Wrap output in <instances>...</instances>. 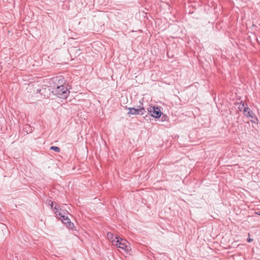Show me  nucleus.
<instances>
[{
    "label": "nucleus",
    "instance_id": "f257e3e1",
    "mask_svg": "<svg viewBox=\"0 0 260 260\" xmlns=\"http://www.w3.org/2000/svg\"><path fill=\"white\" fill-rule=\"evenodd\" d=\"M119 248L120 252H124L126 254L129 253L131 251L130 244L125 239L121 238L120 237L116 241L114 242V245Z\"/></svg>",
    "mask_w": 260,
    "mask_h": 260
},
{
    "label": "nucleus",
    "instance_id": "f03ea898",
    "mask_svg": "<svg viewBox=\"0 0 260 260\" xmlns=\"http://www.w3.org/2000/svg\"><path fill=\"white\" fill-rule=\"evenodd\" d=\"M54 92L58 97L62 99L67 98L69 93L67 87L63 85L58 86L55 89Z\"/></svg>",
    "mask_w": 260,
    "mask_h": 260
},
{
    "label": "nucleus",
    "instance_id": "7ed1b4c3",
    "mask_svg": "<svg viewBox=\"0 0 260 260\" xmlns=\"http://www.w3.org/2000/svg\"><path fill=\"white\" fill-rule=\"evenodd\" d=\"M148 110L151 116L156 118H159L162 114L160 109L157 107H151Z\"/></svg>",
    "mask_w": 260,
    "mask_h": 260
},
{
    "label": "nucleus",
    "instance_id": "20e7f679",
    "mask_svg": "<svg viewBox=\"0 0 260 260\" xmlns=\"http://www.w3.org/2000/svg\"><path fill=\"white\" fill-rule=\"evenodd\" d=\"M56 206L53 208V203L51 202V208L53 209L56 216L59 218V217H61L62 216L66 215V214H68V213L63 210L61 209H58L56 207Z\"/></svg>",
    "mask_w": 260,
    "mask_h": 260
},
{
    "label": "nucleus",
    "instance_id": "39448f33",
    "mask_svg": "<svg viewBox=\"0 0 260 260\" xmlns=\"http://www.w3.org/2000/svg\"><path fill=\"white\" fill-rule=\"evenodd\" d=\"M129 112H128V114L129 115H138L141 114L142 115L144 114L145 111V109L143 108L140 109H135L134 108H129Z\"/></svg>",
    "mask_w": 260,
    "mask_h": 260
},
{
    "label": "nucleus",
    "instance_id": "423d86ee",
    "mask_svg": "<svg viewBox=\"0 0 260 260\" xmlns=\"http://www.w3.org/2000/svg\"><path fill=\"white\" fill-rule=\"evenodd\" d=\"M64 221L62 222L66 226L71 230H75V227L73 223H72L69 217H66V219H63Z\"/></svg>",
    "mask_w": 260,
    "mask_h": 260
},
{
    "label": "nucleus",
    "instance_id": "0eeeda50",
    "mask_svg": "<svg viewBox=\"0 0 260 260\" xmlns=\"http://www.w3.org/2000/svg\"><path fill=\"white\" fill-rule=\"evenodd\" d=\"M107 238L108 240L111 242L112 244L114 245V242L116 241L119 237L114 236L111 233H108L107 234Z\"/></svg>",
    "mask_w": 260,
    "mask_h": 260
},
{
    "label": "nucleus",
    "instance_id": "6e6552de",
    "mask_svg": "<svg viewBox=\"0 0 260 260\" xmlns=\"http://www.w3.org/2000/svg\"><path fill=\"white\" fill-rule=\"evenodd\" d=\"M244 113L246 116L253 117V113L248 108H244Z\"/></svg>",
    "mask_w": 260,
    "mask_h": 260
},
{
    "label": "nucleus",
    "instance_id": "1a4fd4ad",
    "mask_svg": "<svg viewBox=\"0 0 260 260\" xmlns=\"http://www.w3.org/2000/svg\"><path fill=\"white\" fill-rule=\"evenodd\" d=\"M50 149L53 150L56 152H59L60 150V148L57 146H51L50 147Z\"/></svg>",
    "mask_w": 260,
    "mask_h": 260
},
{
    "label": "nucleus",
    "instance_id": "9d476101",
    "mask_svg": "<svg viewBox=\"0 0 260 260\" xmlns=\"http://www.w3.org/2000/svg\"><path fill=\"white\" fill-rule=\"evenodd\" d=\"M66 217H68L67 214H66V215L62 216L61 217H59V219H61L62 222H63L64 221L63 219H66Z\"/></svg>",
    "mask_w": 260,
    "mask_h": 260
},
{
    "label": "nucleus",
    "instance_id": "9b49d317",
    "mask_svg": "<svg viewBox=\"0 0 260 260\" xmlns=\"http://www.w3.org/2000/svg\"><path fill=\"white\" fill-rule=\"evenodd\" d=\"M252 241H253V239L249 238V239H247V241L248 242H251Z\"/></svg>",
    "mask_w": 260,
    "mask_h": 260
},
{
    "label": "nucleus",
    "instance_id": "f8f14e48",
    "mask_svg": "<svg viewBox=\"0 0 260 260\" xmlns=\"http://www.w3.org/2000/svg\"><path fill=\"white\" fill-rule=\"evenodd\" d=\"M255 213L256 214H257V215H260V213L259 212H255Z\"/></svg>",
    "mask_w": 260,
    "mask_h": 260
}]
</instances>
